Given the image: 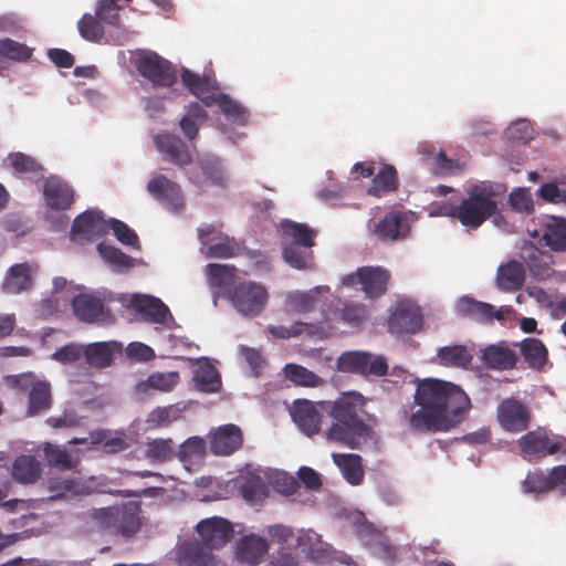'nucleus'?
I'll use <instances>...</instances> for the list:
<instances>
[{"label": "nucleus", "instance_id": "1", "mask_svg": "<svg viewBox=\"0 0 566 566\" xmlns=\"http://www.w3.org/2000/svg\"><path fill=\"white\" fill-rule=\"evenodd\" d=\"M470 409V398L460 386L424 378L417 382L413 405L403 412L408 429L424 434L452 430L465 419Z\"/></svg>", "mask_w": 566, "mask_h": 566}, {"label": "nucleus", "instance_id": "2", "mask_svg": "<svg viewBox=\"0 0 566 566\" xmlns=\"http://www.w3.org/2000/svg\"><path fill=\"white\" fill-rule=\"evenodd\" d=\"M366 399L357 391L343 392L331 402L328 416L331 426L325 431L326 440L357 449L361 441L371 438L373 429L363 419Z\"/></svg>", "mask_w": 566, "mask_h": 566}, {"label": "nucleus", "instance_id": "3", "mask_svg": "<svg viewBox=\"0 0 566 566\" xmlns=\"http://www.w3.org/2000/svg\"><path fill=\"white\" fill-rule=\"evenodd\" d=\"M492 186L481 182L472 187L468 198L459 203L458 220L470 229H478L486 219L495 214L497 205Z\"/></svg>", "mask_w": 566, "mask_h": 566}, {"label": "nucleus", "instance_id": "4", "mask_svg": "<svg viewBox=\"0 0 566 566\" xmlns=\"http://www.w3.org/2000/svg\"><path fill=\"white\" fill-rule=\"evenodd\" d=\"M224 295L233 307L244 316H256L265 307L269 298L266 289L253 281H240Z\"/></svg>", "mask_w": 566, "mask_h": 566}, {"label": "nucleus", "instance_id": "5", "mask_svg": "<svg viewBox=\"0 0 566 566\" xmlns=\"http://www.w3.org/2000/svg\"><path fill=\"white\" fill-rule=\"evenodd\" d=\"M518 447L526 460L537 461L557 452L566 454V438L548 434L544 429L538 428L522 436L518 439Z\"/></svg>", "mask_w": 566, "mask_h": 566}, {"label": "nucleus", "instance_id": "6", "mask_svg": "<svg viewBox=\"0 0 566 566\" xmlns=\"http://www.w3.org/2000/svg\"><path fill=\"white\" fill-rule=\"evenodd\" d=\"M137 71L155 87H170L177 82L175 66L157 53H147L137 60Z\"/></svg>", "mask_w": 566, "mask_h": 566}, {"label": "nucleus", "instance_id": "7", "mask_svg": "<svg viewBox=\"0 0 566 566\" xmlns=\"http://www.w3.org/2000/svg\"><path fill=\"white\" fill-rule=\"evenodd\" d=\"M32 374H21L11 377L13 387L29 390L28 416H38L51 408V389L46 381L33 380Z\"/></svg>", "mask_w": 566, "mask_h": 566}, {"label": "nucleus", "instance_id": "8", "mask_svg": "<svg viewBox=\"0 0 566 566\" xmlns=\"http://www.w3.org/2000/svg\"><path fill=\"white\" fill-rule=\"evenodd\" d=\"M389 279V271L381 266H361L356 273L346 275L343 284L347 286L360 284L367 297L376 298L386 293Z\"/></svg>", "mask_w": 566, "mask_h": 566}, {"label": "nucleus", "instance_id": "9", "mask_svg": "<svg viewBox=\"0 0 566 566\" xmlns=\"http://www.w3.org/2000/svg\"><path fill=\"white\" fill-rule=\"evenodd\" d=\"M340 370L356 373L361 376L382 377L388 371V364L384 356H373L368 352L344 353L338 359Z\"/></svg>", "mask_w": 566, "mask_h": 566}, {"label": "nucleus", "instance_id": "10", "mask_svg": "<svg viewBox=\"0 0 566 566\" xmlns=\"http://www.w3.org/2000/svg\"><path fill=\"white\" fill-rule=\"evenodd\" d=\"M457 314L479 324L491 325L494 321L503 322L511 313L510 307L495 308L492 304L478 301L471 296H462L455 304Z\"/></svg>", "mask_w": 566, "mask_h": 566}, {"label": "nucleus", "instance_id": "11", "mask_svg": "<svg viewBox=\"0 0 566 566\" xmlns=\"http://www.w3.org/2000/svg\"><path fill=\"white\" fill-rule=\"evenodd\" d=\"M196 532L200 541L212 551L226 546L234 534L232 523L220 516H212L199 521L196 525Z\"/></svg>", "mask_w": 566, "mask_h": 566}, {"label": "nucleus", "instance_id": "12", "mask_svg": "<svg viewBox=\"0 0 566 566\" xmlns=\"http://www.w3.org/2000/svg\"><path fill=\"white\" fill-rule=\"evenodd\" d=\"M420 307L409 301H401L388 319V331L395 335L416 334L422 327Z\"/></svg>", "mask_w": 566, "mask_h": 566}, {"label": "nucleus", "instance_id": "13", "mask_svg": "<svg viewBox=\"0 0 566 566\" xmlns=\"http://www.w3.org/2000/svg\"><path fill=\"white\" fill-rule=\"evenodd\" d=\"M531 418L527 406L515 398H506L497 407V421L507 432L516 433L526 430Z\"/></svg>", "mask_w": 566, "mask_h": 566}, {"label": "nucleus", "instance_id": "14", "mask_svg": "<svg viewBox=\"0 0 566 566\" xmlns=\"http://www.w3.org/2000/svg\"><path fill=\"white\" fill-rule=\"evenodd\" d=\"M209 449L214 455H230L241 449L243 433L240 427L228 423L218 427L208 434Z\"/></svg>", "mask_w": 566, "mask_h": 566}, {"label": "nucleus", "instance_id": "15", "mask_svg": "<svg viewBox=\"0 0 566 566\" xmlns=\"http://www.w3.org/2000/svg\"><path fill=\"white\" fill-rule=\"evenodd\" d=\"M147 190L166 209L171 211L184 209L185 202L180 186L166 176L159 175L150 179Z\"/></svg>", "mask_w": 566, "mask_h": 566}, {"label": "nucleus", "instance_id": "16", "mask_svg": "<svg viewBox=\"0 0 566 566\" xmlns=\"http://www.w3.org/2000/svg\"><path fill=\"white\" fill-rule=\"evenodd\" d=\"M411 213L394 210L384 216L374 227V233L381 241L403 239L410 231Z\"/></svg>", "mask_w": 566, "mask_h": 566}, {"label": "nucleus", "instance_id": "17", "mask_svg": "<svg viewBox=\"0 0 566 566\" xmlns=\"http://www.w3.org/2000/svg\"><path fill=\"white\" fill-rule=\"evenodd\" d=\"M130 306L150 324L165 325L171 319V313L168 306L158 297L145 294H135L132 296Z\"/></svg>", "mask_w": 566, "mask_h": 566}, {"label": "nucleus", "instance_id": "18", "mask_svg": "<svg viewBox=\"0 0 566 566\" xmlns=\"http://www.w3.org/2000/svg\"><path fill=\"white\" fill-rule=\"evenodd\" d=\"M521 259L527 265L531 274L545 280L553 273V256L547 251H542L533 242H524L521 247Z\"/></svg>", "mask_w": 566, "mask_h": 566}, {"label": "nucleus", "instance_id": "19", "mask_svg": "<svg viewBox=\"0 0 566 566\" xmlns=\"http://www.w3.org/2000/svg\"><path fill=\"white\" fill-rule=\"evenodd\" d=\"M176 558L180 566H213L214 564L212 549L197 539L180 544L176 552Z\"/></svg>", "mask_w": 566, "mask_h": 566}, {"label": "nucleus", "instance_id": "20", "mask_svg": "<svg viewBox=\"0 0 566 566\" xmlns=\"http://www.w3.org/2000/svg\"><path fill=\"white\" fill-rule=\"evenodd\" d=\"M155 145L165 159L174 165L182 167L192 161L187 145L178 136L169 133L159 134L155 137Z\"/></svg>", "mask_w": 566, "mask_h": 566}, {"label": "nucleus", "instance_id": "21", "mask_svg": "<svg viewBox=\"0 0 566 566\" xmlns=\"http://www.w3.org/2000/svg\"><path fill=\"white\" fill-rule=\"evenodd\" d=\"M48 490L50 500L74 499L90 495L94 492L92 485L81 479L50 478Z\"/></svg>", "mask_w": 566, "mask_h": 566}, {"label": "nucleus", "instance_id": "22", "mask_svg": "<svg viewBox=\"0 0 566 566\" xmlns=\"http://www.w3.org/2000/svg\"><path fill=\"white\" fill-rule=\"evenodd\" d=\"M281 243L282 245H297L303 248H313L317 231L306 223H298L289 219L281 221Z\"/></svg>", "mask_w": 566, "mask_h": 566}, {"label": "nucleus", "instance_id": "23", "mask_svg": "<svg viewBox=\"0 0 566 566\" xmlns=\"http://www.w3.org/2000/svg\"><path fill=\"white\" fill-rule=\"evenodd\" d=\"M292 418L296 426L308 437L317 434L321 430L322 413L312 401H295L292 409Z\"/></svg>", "mask_w": 566, "mask_h": 566}, {"label": "nucleus", "instance_id": "24", "mask_svg": "<svg viewBox=\"0 0 566 566\" xmlns=\"http://www.w3.org/2000/svg\"><path fill=\"white\" fill-rule=\"evenodd\" d=\"M268 551V541L255 534L244 535L235 544L237 559L251 565L259 564Z\"/></svg>", "mask_w": 566, "mask_h": 566}, {"label": "nucleus", "instance_id": "25", "mask_svg": "<svg viewBox=\"0 0 566 566\" xmlns=\"http://www.w3.org/2000/svg\"><path fill=\"white\" fill-rule=\"evenodd\" d=\"M122 352L123 344L116 340L92 343L84 348V358L90 366L102 369L111 366L114 356Z\"/></svg>", "mask_w": 566, "mask_h": 566}, {"label": "nucleus", "instance_id": "26", "mask_svg": "<svg viewBox=\"0 0 566 566\" xmlns=\"http://www.w3.org/2000/svg\"><path fill=\"white\" fill-rule=\"evenodd\" d=\"M140 527V506L137 503L129 502L116 507L114 534L130 538Z\"/></svg>", "mask_w": 566, "mask_h": 566}, {"label": "nucleus", "instance_id": "27", "mask_svg": "<svg viewBox=\"0 0 566 566\" xmlns=\"http://www.w3.org/2000/svg\"><path fill=\"white\" fill-rule=\"evenodd\" d=\"M480 358L488 368L495 370L512 369L517 361L516 353L504 343L486 346Z\"/></svg>", "mask_w": 566, "mask_h": 566}, {"label": "nucleus", "instance_id": "28", "mask_svg": "<svg viewBox=\"0 0 566 566\" xmlns=\"http://www.w3.org/2000/svg\"><path fill=\"white\" fill-rule=\"evenodd\" d=\"M107 229L108 224L104 220L101 211L86 210L74 219L71 233L73 237L84 235L92 238L105 233Z\"/></svg>", "mask_w": 566, "mask_h": 566}, {"label": "nucleus", "instance_id": "29", "mask_svg": "<svg viewBox=\"0 0 566 566\" xmlns=\"http://www.w3.org/2000/svg\"><path fill=\"white\" fill-rule=\"evenodd\" d=\"M44 198L51 209L65 210L74 201V191L63 180L51 177L44 184Z\"/></svg>", "mask_w": 566, "mask_h": 566}, {"label": "nucleus", "instance_id": "30", "mask_svg": "<svg viewBox=\"0 0 566 566\" xmlns=\"http://www.w3.org/2000/svg\"><path fill=\"white\" fill-rule=\"evenodd\" d=\"M266 533L272 538V541L279 543L282 546H290L293 539H296V546L298 547L312 545L314 542L321 543V535L317 533L308 531L303 532L295 537L293 528L283 524L269 526Z\"/></svg>", "mask_w": 566, "mask_h": 566}, {"label": "nucleus", "instance_id": "31", "mask_svg": "<svg viewBox=\"0 0 566 566\" xmlns=\"http://www.w3.org/2000/svg\"><path fill=\"white\" fill-rule=\"evenodd\" d=\"M72 308L74 315L85 323H94L104 314L103 301L91 294L81 293L74 296Z\"/></svg>", "mask_w": 566, "mask_h": 566}, {"label": "nucleus", "instance_id": "32", "mask_svg": "<svg viewBox=\"0 0 566 566\" xmlns=\"http://www.w3.org/2000/svg\"><path fill=\"white\" fill-rule=\"evenodd\" d=\"M333 461L344 479L352 485H360L365 478L363 459L354 453H333Z\"/></svg>", "mask_w": 566, "mask_h": 566}, {"label": "nucleus", "instance_id": "33", "mask_svg": "<svg viewBox=\"0 0 566 566\" xmlns=\"http://www.w3.org/2000/svg\"><path fill=\"white\" fill-rule=\"evenodd\" d=\"M192 379L196 388L202 392H218L221 388L220 375L207 358L198 360Z\"/></svg>", "mask_w": 566, "mask_h": 566}, {"label": "nucleus", "instance_id": "34", "mask_svg": "<svg viewBox=\"0 0 566 566\" xmlns=\"http://www.w3.org/2000/svg\"><path fill=\"white\" fill-rule=\"evenodd\" d=\"M28 263H19L12 265L2 284V289L8 294H18L24 290H28L32 285L31 273L35 270Z\"/></svg>", "mask_w": 566, "mask_h": 566}, {"label": "nucleus", "instance_id": "35", "mask_svg": "<svg viewBox=\"0 0 566 566\" xmlns=\"http://www.w3.org/2000/svg\"><path fill=\"white\" fill-rule=\"evenodd\" d=\"M525 281L524 265L515 260L501 265L496 274V284L505 292L517 291Z\"/></svg>", "mask_w": 566, "mask_h": 566}, {"label": "nucleus", "instance_id": "36", "mask_svg": "<svg viewBox=\"0 0 566 566\" xmlns=\"http://www.w3.org/2000/svg\"><path fill=\"white\" fill-rule=\"evenodd\" d=\"M520 352L525 364L535 370H542L548 359V350L538 338L528 337L521 342Z\"/></svg>", "mask_w": 566, "mask_h": 566}, {"label": "nucleus", "instance_id": "37", "mask_svg": "<svg viewBox=\"0 0 566 566\" xmlns=\"http://www.w3.org/2000/svg\"><path fill=\"white\" fill-rule=\"evenodd\" d=\"M41 464L33 455L22 454L12 465V478L20 484H32L41 476Z\"/></svg>", "mask_w": 566, "mask_h": 566}, {"label": "nucleus", "instance_id": "38", "mask_svg": "<svg viewBox=\"0 0 566 566\" xmlns=\"http://www.w3.org/2000/svg\"><path fill=\"white\" fill-rule=\"evenodd\" d=\"M541 241L555 252L566 251V221L560 218H551L543 226Z\"/></svg>", "mask_w": 566, "mask_h": 566}, {"label": "nucleus", "instance_id": "39", "mask_svg": "<svg viewBox=\"0 0 566 566\" xmlns=\"http://www.w3.org/2000/svg\"><path fill=\"white\" fill-rule=\"evenodd\" d=\"M43 453L48 464L61 471L73 470L80 463L78 457H74L63 446L45 442Z\"/></svg>", "mask_w": 566, "mask_h": 566}, {"label": "nucleus", "instance_id": "40", "mask_svg": "<svg viewBox=\"0 0 566 566\" xmlns=\"http://www.w3.org/2000/svg\"><path fill=\"white\" fill-rule=\"evenodd\" d=\"M203 104L207 107L217 104L220 111L232 122L244 124L248 120L247 111L226 94H209L203 98Z\"/></svg>", "mask_w": 566, "mask_h": 566}, {"label": "nucleus", "instance_id": "41", "mask_svg": "<svg viewBox=\"0 0 566 566\" xmlns=\"http://www.w3.org/2000/svg\"><path fill=\"white\" fill-rule=\"evenodd\" d=\"M237 268L230 264L209 263L207 265V275L211 286L229 290L238 282Z\"/></svg>", "mask_w": 566, "mask_h": 566}, {"label": "nucleus", "instance_id": "42", "mask_svg": "<svg viewBox=\"0 0 566 566\" xmlns=\"http://www.w3.org/2000/svg\"><path fill=\"white\" fill-rule=\"evenodd\" d=\"M438 358L443 366L467 368L471 365L473 356L465 346L451 345L441 347L438 352Z\"/></svg>", "mask_w": 566, "mask_h": 566}, {"label": "nucleus", "instance_id": "43", "mask_svg": "<svg viewBox=\"0 0 566 566\" xmlns=\"http://www.w3.org/2000/svg\"><path fill=\"white\" fill-rule=\"evenodd\" d=\"M179 379L177 371L154 373L145 381L139 382L136 389L140 392H148L149 389L169 392L177 386Z\"/></svg>", "mask_w": 566, "mask_h": 566}, {"label": "nucleus", "instance_id": "44", "mask_svg": "<svg viewBox=\"0 0 566 566\" xmlns=\"http://www.w3.org/2000/svg\"><path fill=\"white\" fill-rule=\"evenodd\" d=\"M283 370L285 378L296 386L316 388L324 384L322 377L302 365L286 364Z\"/></svg>", "mask_w": 566, "mask_h": 566}, {"label": "nucleus", "instance_id": "45", "mask_svg": "<svg viewBox=\"0 0 566 566\" xmlns=\"http://www.w3.org/2000/svg\"><path fill=\"white\" fill-rule=\"evenodd\" d=\"M284 261L297 270H311L314 266V253L312 248L297 245H282Z\"/></svg>", "mask_w": 566, "mask_h": 566}, {"label": "nucleus", "instance_id": "46", "mask_svg": "<svg viewBox=\"0 0 566 566\" xmlns=\"http://www.w3.org/2000/svg\"><path fill=\"white\" fill-rule=\"evenodd\" d=\"M398 187L397 170L391 165L382 166L373 178V185L368 193L374 197H380L381 193L396 190Z\"/></svg>", "mask_w": 566, "mask_h": 566}, {"label": "nucleus", "instance_id": "47", "mask_svg": "<svg viewBox=\"0 0 566 566\" xmlns=\"http://www.w3.org/2000/svg\"><path fill=\"white\" fill-rule=\"evenodd\" d=\"M240 252L239 244L234 239L218 232V235L212 238V242L207 248L206 255L208 258L229 259L237 256Z\"/></svg>", "mask_w": 566, "mask_h": 566}, {"label": "nucleus", "instance_id": "48", "mask_svg": "<svg viewBox=\"0 0 566 566\" xmlns=\"http://www.w3.org/2000/svg\"><path fill=\"white\" fill-rule=\"evenodd\" d=\"M321 287H315V291L300 292L295 291L286 296L285 305L289 312L305 314L312 312L317 303L316 293Z\"/></svg>", "mask_w": 566, "mask_h": 566}, {"label": "nucleus", "instance_id": "49", "mask_svg": "<svg viewBox=\"0 0 566 566\" xmlns=\"http://www.w3.org/2000/svg\"><path fill=\"white\" fill-rule=\"evenodd\" d=\"M268 486L260 476H250L240 485L242 497L251 503L262 502L268 496Z\"/></svg>", "mask_w": 566, "mask_h": 566}, {"label": "nucleus", "instance_id": "50", "mask_svg": "<svg viewBox=\"0 0 566 566\" xmlns=\"http://www.w3.org/2000/svg\"><path fill=\"white\" fill-rule=\"evenodd\" d=\"M176 454L172 439H153L147 443L146 455L156 462L169 461Z\"/></svg>", "mask_w": 566, "mask_h": 566}, {"label": "nucleus", "instance_id": "51", "mask_svg": "<svg viewBox=\"0 0 566 566\" xmlns=\"http://www.w3.org/2000/svg\"><path fill=\"white\" fill-rule=\"evenodd\" d=\"M180 76L182 84L189 90V92L203 102V98L207 96L205 94L209 93L211 88L210 80L206 76L193 73L188 69H182Z\"/></svg>", "mask_w": 566, "mask_h": 566}, {"label": "nucleus", "instance_id": "52", "mask_svg": "<svg viewBox=\"0 0 566 566\" xmlns=\"http://www.w3.org/2000/svg\"><path fill=\"white\" fill-rule=\"evenodd\" d=\"M266 329L275 338L289 339L292 337H297L304 333L307 335H314L316 326L310 323L296 322L292 324L290 327L283 325H269Z\"/></svg>", "mask_w": 566, "mask_h": 566}, {"label": "nucleus", "instance_id": "53", "mask_svg": "<svg viewBox=\"0 0 566 566\" xmlns=\"http://www.w3.org/2000/svg\"><path fill=\"white\" fill-rule=\"evenodd\" d=\"M0 55L17 62H25L31 57L32 50L12 39H0Z\"/></svg>", "mask_w": 566, "mask_h": 566}, {"label": "nucleus", "instance_id": "54", "mask_svg": "<svg viewBox=\"0 0 566 566\" xmlns=\"http://www.w3.org/2000/svg\"><path fill=\"white\" fill-rule=\"evenodd\" d=\"M81 36L90 42H99L104 36V29L97 17L84 14L77 22Z\"/></svg>", "mask_w": 566, "mask_h": 566}, {"label": "nucleus", "instance_id": "55", "mask_svg": "<svg viewBox=\"0 0 566 566\" xmlns=\"http://www.w3.org/2000/svg\"><path fill=\"white\" fill-rule=\"evenodd\" d=\"M181 416L180 409L175 406L157 407L147 417V423L155 428L168 427Z\"/></svg>", "mask_w": 566, "mask_h": 566}, {"label": "nucleus", "instance_id": "56", "mask_svg": "<svg viewBox=\"0 0 566 566\" xmlns=\"http://www.w3.org/2000/svg\"><path fill=\"white\" fill-rule=\"evenodd\" d=\"M206 452V442L203 438L195 436L185 440L178 449V458L182 462L201 458Z\"/></svg>", "mask_w": 566, "mask_h": 566}, {"label": "nucleus", "instance_id": "57", "mask_svg": "<svg viewBox=\"0 0 566 566\" xmlns=\"http://www.w3.org/2000/svg\"><path fill=\"white\" fill-rule=\"evenodd\" d=\"M12 168L18 174H40L43 171V167L33 157L23 153H11L8 155Z\"/></svg>", "mask_w": 566, "mask_h": 566}, {"label": "nucleus", "instance_id": "58", "mask_svg": "<svg viewBox=\"0 0 566 566\" xmlns=\"http://www.w3.org/2000/svg\"><path fill=\"white\" fill-rule=\"evenodd\" d=\"M548 475L543 471L528 472L522 482L524 493L541 494L551 491Z\"/></svg>", "mask_w": 566, "mask_h": 566}, {"label": "nucleus", "instance_id": "59", "mask_svg": "<svg viewBox=\"0 0 566 566\" xmlns=\"http://www.w3.org/2000/svg\"><path fill=\"white\" fill-rule=\"evenodd\" d=\"M509 202L516 212L531 214L534 212L532 193L526 188L514 189L509 196Z\"/></svg>", "mask_w": 566, "mask_h": 566}, {"label": "nucleus", "instance_id": "60", "mask_svg": "<svg viewBox=\"0 0 566 566\" xmlns=\"http://www.w3.org/2000/svg\"><path fill=\"white\" fill-rule=\"evenodd\" d=\"M97 251L106 262L115 266L128 268L132 265V258L113 245L99 243Z\"/></svg>", "mask_w": 566, "mask_h": 566}, {"label": "nucleus", "instance_id": "61", "mask_svg": "<svg viewBox=\"0 0 566 566\" xmlns=\"http://www.w3.org/2000/svg\"><path fill=\"white\" fill-rule=\"evenodd\" d=\"M118 0H99L96 17L99 21L109 25H118L120 7Z\"/></svg>", "mask_w": 566, "mask_h": 566}, {"label": "nucleus", "instance_id": "62", "mask_svg": "<svg viewBox=\"0 0 566 566\" xmlns=\"http://www.w3.org/2000/svg\"><path fill=\"white\" fill-rule=\"evenodd\" d=\"M92 441H103V452L115 454L127 449L128 444L122 437L107 438L106 431H96L91 433Z\"/></svg>", "mask_w": 566, "mask_h": 566}, {"label": "nucleus", "instance_id": "63", "mask_svg": "<svg viewBox=\"0 0 566 566\" xmlns=\"http://www.w3.org/2000/svg\"><path fill=\"white\" fill-rule=\"evenodd\" d=\"M108 228L113 230L117 240L123 244L135 247L138 244V237L125 222L112 219Z\"/></svg>", "mask_w": 566, "mask_h": 566}, {"label": "nucleus", "instance_id": "64", "mask_svg": "<svg viewBox=\"0 0 566 566\" xmlns=\"http://www.w3.org/2000/svg\"><path fill=\"white\" fill-rule=\"evenodd\" d=\"M533 128L528 120L520 119L511 124L506 129V135L512 140H517L526 144L533 138Z\"/></svg>", "mask_w": 566, "mask_h": 566}]
</instances>
